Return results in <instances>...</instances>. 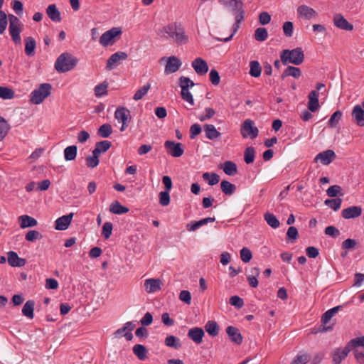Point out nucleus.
Instances as JSON below:
<instances>
[{
    "mask_svg": "<svg viewBox=\"0 0 364 364\" xmlns=\"http://www.w3.org/2000/svg\"><path fill=\"white\" fill-rule=\"evenodd\" d=\"M159 35L166 39H171L178 45L186 44L188 41V36L186 34L185 29L180 23L173 22L164 26Z\"/></svg>",
    "mask_w": 364,
    "mask_h": 364,
    "instance_id": "1",
    "label": "nucleus"
},
{
    "mask_svg": "<svg viewBox=\"0 0 364 364\" xmlns=\"http://www.w3.org/2000/svg\"><path fill=\"white\" fill-rule=\"evenodd\" d=\"M228 6L231 8L232 14L235 16V23L232 26V33L230 36L225 38H218L219 41L228 42L230 41L233 36L237 33L240 27V24L245 19V11L243 9V3L241 0H232L231 3L228 4Z\"/></svg>",
    "mask_w": 364,
    "mask_h": 364,
    "instance_id": "2",
    "label": "nucleus"
},
{
    "mask_svg": "<svg viewBox=\"0 0 364 364\" xmlns=\"http://www.w3.org/2000/svg\"><path fill=\"white\" fill-rule=\"evenodd\" d=\"M78 60L69 53L60 54L54 65L55 69L60 73L73 70L77 64Z\"/></svg>",
    "mask_w": 364,
    "mask_h": 364,
    "instance_id": "3",
    "label": "nucleus"
},
{
    "mask_svg": "<svg viewBox=\"0 0 364 364\" xmlns=\"http://www.w3.org/2000/svg\"><path fill=\"white\" fill-rule=\"evenodd\" d=\"M280 59L284 65L291 63L296 65H301L304 60V54L301 48L292 50H284L281 53Z\"/></svg>",
    "mask_w": 364,
    "mask_h": 364,
    "instance_id": "4",
    "label": "nucleus"
},
{
    "mask_svg": "<svg viewBox=\"0 0 364 364\" xmlns=\"http://www.w3.org/2000/svg\"><path fill=\"white\" fill-rule=\"evenodd\" d=\"M52 86L49 83H43L35 89L30 95V102L34 105H39L51 93Z\"/></svg>",
    "mask_w": 364,
    "mask_h": 364,
    "instance_id": "5",
    "label": "nucleus"
},
{
    "mask_svg": "<svg viewBox=\"0 0 364 364\" xmlns=\"http://www.w3.org/2000/svg\"><path fill=\"white\" fill-rule=\"evenodd\" d=\"M122 33V30L120 27H113L101 36L99 42L103 47L113 46L120 38Z\"/></svg>",
    "mask_w": 364,
    "mask_h": 364,
    "instance_id": "6",
    "label": "nucleus"
},
{
    "mask_svg": "<svg viewBox=\"0 0 364 364\" xmlns=\"http://www.w3.org/2000/svg\"><path fill=\"white\" fill-rule=\"evenodd\" d=\"M358 341L350 340L343 348H338L332 352V360L334 364H340L352 350V346L355 347Z\"/></svg>",
    "mask_w": 364,
    "mask_h": 364,
    "instance_id": "7",
    "label": "nucleus"
},
{
    "mask_svg": "<svg viewBox=\"0 0 364 364\" xmlns=\"http://www.w3.org/2000/svg\"><path fill=\"white\" fill-rule=\"evenodd\" d=\"M259 130L254 126V122L250 119H245L241 127V134L244 138L255 139L258 136Z\"/></svg>",
    "mask_w": 364,
    "mask_h": 364,
    "instance_id": "8",
    "label": "nucleus"
},
{
    "mask_svg": "<svg viewBox=\"0 0 364 364\" xmlns=\"http://www.w3.org/2000/svg\"><path fill=\"white\" fill-rule=\"evenodd\" d=\"M353 340L358 341L355 347L352 346L355 358L359 364H364V336L357 337Z\"/></svg>",
    "mask_w": 364,
    "mask_h": 364,
    "instance_id": "9",
    "label": "nucleus"
},
{
    "mask_svg": "<svg viewBox=\"0 0 364 364\" xmlns=\"http://www.w3.org/2000/svg\"><path fill=\"white\" fill-rule=\"evenodd\" d=\"M114 117L119 122L122 123L121 131H123L128 126L129 119L130 118V112L124 107H119L115 112Z\"/></svg>",
    "mask_w": 364,
    "mask_h": 364,
    "instance_id": "10",
    "label": "nucleus"
},
{
    "mask_svg": "<svg viewBox=\"0 0 364 364\" xmlns=\"http://www.w3.org/2000/svg\"><path fill=\"white\" fill-rule=\"evenodd\" d=\"M168 153L176 158L180 157L183 154L184 150L181 143H176L172 141H166L164 144Z\"/></svg>",
    "mask_w": 364,
    "mask_h": 364,
    "instance_id": "11",
    "label": "nucleus"
},
{
    "mask_svg": "<svg viewBox=\"0 0 364 364\" xmlns=\"http://www.w3.org/2000/svg\"><path fill=\"white\" fill-rule=\"evenodd\" d=\"M127 58V54L125 52L119 51L113 53L107 60L106 68L109 70L120 64L122 60Z\"/></svg>",
    "mask_w": 364,
    "mask_h": 364,
    "instance_id": "12",
    "label": "nucleus"
},
{
    "mask_svg": "<svg viewBox=\"0 0 364 364\" xmlns=\"http://www.w3.org/2000/svg\"><path fill=\"white\" fill-rule=\"evenodd\" d=\"M135 328V324L133 322H127L124 324V327L115 331L114 335L117 338L125 337L127 341H131L133 338L132 331Z\"/></svg>",
    "mask_w": 364,
    "mask_h": 364,
    "instance_id": "13",
    "label": "nucleus"
},
{
    "mask_svg": "<svg viewBox=\"0 0 364 364\" xmlns=\"http://www.w3.org/2000/svg\"><path fill=\"white\" fill-rule=\"evenodd\" d=\"M336 158V155L335 152L331 149H328L318 154L314 159V161L317 162L318 161H320L323 165H328Z\"/></svg>",
    "mask_w": 364,
    "mask_h": 364,
    "instance_id": "14",
    "label": "nucleus"
},
{
    "mask_svg": "<svg viewBox=\"0 0 364 364\" xmlns=\"http://www.w3.org/2000/svg\"><path fill=\"white\" fill-rule=\"evenodd\" d=\"M351 116L353 122L359 127H364V109L360 105L353 107Z\"/></svg>",
    "mask_w": 364,
    "mask_h": 364,
    "instance_id": "15",
    "label": "nucleus"
},
{
    "mask_svg": "<svg viewBox=\"0 0 364 364\" xmlns=\"http://www.w3.org/2000/svg\"><path fill=\"white\" fill-rule=\"evenodd\" d=\"M205 332L202 328L193 327L188 330L187 336L189 339L193 341L196 344H200L203 341V338Z\"/></svg>",
    "mask_w": 364,
    "mask_h": 364,
    "instance_id": "16",
    "label": "nucleus"
},
{
    "mask_svg": "<svg viewBox=\"0 0 364 364\" xmlns=\"http://www.w3.org/2000/svg\"><path fill=\"white\" fill-rule=\"evenodd\" d=\"M7 260L10 266L14 267H21L26 264V260L18 257L17 253L14 251H9L7 253Z\"/></svg>",
    "mask_w": 364,
    "mask_h": 364,
    "instance_id": "17",
    "label": "nucleus"
},
{
    "mask_svg": "<svg viewBox=\"0 0 364 364\" xmlns=\"http://www.w3.org/2000/svg\"><path fill=\"white\" fill-rule=\"evenodd\" d=\"M181 66V61L176 56H171L168 58L165 67L166 74L176 73Z\"/></svg>",
    "mask_w": 364,
    "mask_h": 364,
    "instance_id": "18",
    "label": "nucleus"
},
{
    "mask_svg": "<svg viewBox=\"0 0 364 364\" xmlns=\"http://www.w3.org/2000/svg\"><path fill=\"white\" fill-rule=\"evenodd\" d=\"M226 333L232 342L237 345H240L242 343L243 338L237 328L229 326L226 328Z\"/></svg>",
    "mask_w": 364,
    "mask_h": 364,
    "instance_id": "19",
    "label": "nucleus"
},
{
    "mask_svg": "<svg viewBox=\"0 0 364 364\" xmlns=\"http://www.w3.org/2000/svg\"><path fill=\"white\" fill-rule=\"evenodd\" d=\"M192 67L199 75H204L208 71L207 63L201 58H197L192 62Z\"/></svg>",
    "mask_w": 364,
    "mask_h": 364,
    "instance_id": "20",
    "label": "nucleus"
},
{
    "mask_svg": "<svg viewBox=\"0 0 364 364\" xmlns=\"http://www.w3.org/2000/svg\"><path fill=\"white\" fill-rule=\"evenodd\" d=\"M334 25L343 30L352 31L353 26L351 23H348V21L341 14H336L333 16Z\"/></svg>",
    "mask_w": 364,
    "mask_h": 364,
    "instance_id": "21",
    "label": "nucleus"
},
{
    "mask_svg": "<svg viewBox=\"0 0 364 364\" xmlns=\"http://www.w3.org/2000/svg\"><path fill=\"white\" fill-rule=\"evenodd\" d=\"M73 217V213H71L66 215L61 216L58 218L55 223V228L58 230H65L70 225L72 218Z\"/></svg>",
    "mask_w": 364,
    "mask_h": 364,
    "instance_id": "22",
    "label": "nucleus"
},
{
    "mask_svg": "<svg viewBox=\"0 0 364 364\" xmlns=\"http://www.w3.org/2000/svg\"><path fill=\"white\" fill-rule=\"evenodd\" d=\"M362 214V208L360 206H350L345 208L341 212V215L345 219L355 218Z\"/></svg>",
    "mask_w": 364,
    "mask_h": 364,
    "instance_id": "23",
    "label": "nucleus"
},
{
    "mask_svg": "<svg viewBox=\"0 0 364 364\" xmlns=\"http://www.w3.org/2000/svg\"><path fill=\"white\" fill-rule=\"evenodd\" d=\"M297 14L299 16H301L308 20L317 16L316 11L314 9L306 5L299 6L297 8Z\"/></svg>",
    "mask_w": 364,
    "mask_h": 364,
    "instance_id": "24",
    "label": "nucleus"
},
{
    "mask_svg": "<svg viewBox=\"0 0 364 364\" xmlns=\"http://www.w3.org/2000/svg\"><path fill=\"white\" fill-rule=\"evenodd\" d=\"M161 282L159 279H148L145 280L144 287L148 293H154L161 289Z\"/></svg>",
    "mask_w": 364,
    "mask_h": 364,
    "instance_id": "25",
    "label": "nucleus"
},
{
    "mask_svg": "<svg viewBox=\"0 0 364 364\" xmlns=\"http://www.w3.org/2000/svg\"><path fill=\"white\" fill-rule=\"evenodd\" d=\"M308 108L311 112H316L319 107L318 93L316 90H312L309 96Z\"/></svg>",
    "mask_w": 364,
    "mask_h": 364,
    "instance_id": "26",
    "label": "nucleus"
},
{
    "mask_svg": "<svg viewBox=\"0 0 364 364\" xmlns=\"http://www.w3.org/2000/svg\"><path fill=\"white\" fill-rule=\"evenodd\" d=\"M46 14L54 22H60L62 20L60 12L55 4H50L46 9Z\"/></svg>",
    "mask_w": 364,
    "mask_h": 364,
    "instance_id": "27",
    "label": "nucleus"
},
{
    "mask_svg": "<svg viewBox=\"0 0 364 364\" xmlns=\"http://www.w3.org/2000/svg\"><path fill=\"white\" fill-rule=\"evenodd\" d=\"M18 222L20 223V227L23 229L34 227L38 224L37 220L34 218L27 215H23L18 217Z\"/></svg>",
    "mask_w": 364,
    "mask_h": 364,
    "instance_id": "28",
    "label": "nucleus"
},
{
    "mask_svg": "<svg viewBox=\"0 0 364 364\" xmlns=\"http://www.w3.org/2000/svg\"><path fill=\"white\" fill-rule=\"evenodd\" d=\"M203 127L205 137L208 139L214 140L221 135L220 132L213 124H206Z\"/></svg>",
    "mask_w": 364,
    "mask_h": 364,
    "instance_id": "29",
    "label": "nucleus"
},
{
    "mask_svg": "<svg viewBox=\"0 0 364 364\" xmlns=\"http://www.w3.org/2000/svg\"><path fill=\"white\" fill-rule=\"evenodd\" d=\"M301 75V70L300 68L289 65L282 73L281 78L284 80L287 76H291L295 79H298Z\"/></svg>",
    "mask_w": 364,
    "mask_h": 364,
    "instance_id": "30",
    "label": "nucleus"
},
{
    "mask_svg": "<svg viewBox=\"0 0 364 364\" xmlns=\"http://www.w3.org/2000/svg\"><path fill=\"white\" fill-rule=\"evenodd\" d=\"M25 53L28 56H33L34 55V50L36 46V43L35 39L31 37L28 36L25 38Z\"/></svg>",
    "mask_w": 364,
    "mask_h": 364,
    "instance_id": "31",
    "label": "nucleus"
},
{
    "mask_svg": "<svg viewBox=\"0 0 364 364\" xmlns=\"http://www.w3.org/2000/svg\"><path fill=\"white\" fill-rule=\"evenodd\" d=\"M35 301L33 300H28L23 306L22 314L28 318H33L34 316L33 311Z\"/></svg>",
    "mask_w": 364,
    "mask_h": 364,
    "instance_id": "32",
    "label": "nucleus"
},
{
    "mask_svg": "<svg viewBox=\"0 0 364 364\" xmlns=\"http://www.w3.org/2000/svg\"><path fill=\"white\" fill-rule=\"evenodd\" d=\"M112 146V143L109 141H101L97 142L95 144V148L92 151L93 154H98L100 156V154L106 152Z\"/></svg>",
    "mask_w": 364,
    "mask_h": 364,
    "instance_id": "33",
    "label": "nucleus"
},
{
    "mask_svg": "<svg viewBox=\"0 0 364 364\" xmlns=\"http://www.w3.org/2000/svg\"><path fill=\"white\" fill-rule=\"evenodd\" d=\"M205 330L211 336L215 337L219 333V326L214 321H208L205 325Z\"/></svg>",
    "mask_w": 364,
    "mask_h": 364,
    "instance_id": "34",
    "label": "nucleus"
},
{
    "mask_svg": "<svg viewBox=\"0 0 364 364\" xmlns=\"http://www.w3.org/2000/svg\"><path fill=\"white\" fill-rule=\"evenodd\" d=\"M109 211L114 214L120 215L127 213L129 209L127 207L122 205L119 201L116 200L110 205Z\"/></svg>",
    "mask_w": 364,
    "mask_h": 364,
    "instance_id": "35",
    "label": "nucleus"
},
{
    "mask_svg": "<svg viewBox=\"0 0 364 364\" xmlns=\"http://www.w3.org/2000/svg\"><path fill=\"white\" fill-rule=\"evenodd\" d=\"M223 171L228 176H234L237 172V168L235 163L231 161H226L223 163Z\"/></svg>",
    "mask_w": 364,
    "mask_h": 364,
    "instance_id": "36",
    "label": "nucleus"
},
{
    "mask_svg": "<svg viewBox=\"0 0 364 364\" xmlns=\"http://www.w3.org/2000/svg\"><path fill=\"white\" fill-rule=\"evenodd\" d=\"M77 148L75 145L66 147L64 149V157L66 161H73L76 158Z\"/></svg>",
    "mask_w": 364,
    "mask_h": 364,
    "instance_id": "37",
    "label": "nucleus"
},
{
    "mask_svg": "<svg viewBox=\"0 0 364 364\" xmlns=\"http://www.w3.org/2000/svg\"><path fill=\"white\" fill-rule=\"evenodd\" d=\"M165 345L175 349H178L181 347L180 339L174 336H168L165 338Z\"/></svg>",
    "mask_w": 364,
    "mask_h": 364,
    "instance_id": "38",
    "label": "nucleus"
},
{
    "mask_svg": "<svg viewBox=\"0 0 364 364\" xmlns=\"http://www.w3.org/2000/svg\"><path fill=\"white\" fill-rule=\"evenodd\" d=\"M220 188L222 191L228 196L232 195L235 190L236 186L228 181H223L220 183Z\"/></svg>",
    "mask_w": 364,
    "mask_h": 364,
    "instance_id": "39",
    "label": "nucleus"
},
{
    "mask_svg": "<svg viewBox=\"0 0 364 364\" xmlns=\"http://www.w3.org/2000/svg\"><path fill=\"white\" fill-rule=\"evenodd\" d=\"M250 75L254 77H258L261 75L262 68L257 60H252L250 63Z\"/></svg>",
    "mask_w": 364,
    "mask_h": 364,
    "instance_id": "40",
    "label": "nucleus"
},
{
    "mask_svg": "<svg viewBox=\"0 0 364 364\" xmlns=\"http://www.w3.org/2000/svg\"><path fill=\"white\" fill-rule=\"evenodd\" d=\"M181 88V97L183 100L188 102L191 106L194 105V99L192 94L190 92L187 85L180 86Z\"/></svg>",
    "mask_w": 364,
    "mask_h": 364,
    "instance_id": "41",
    "label": "nucleus"
},
{
    "mask_svg": "<svg viewBox=\"0 0 364 364\" xmlns=\"http://www.w3.org/2000/svg\"><path fill=\"white\" fill-rule=\"evenodd\" d=\"M10 129V125L7 121L0 116V141L4 139Z\"/></svg>",
    "mask_w": 364,
    "mask_h": 364,
    "instance_id": "42",
    "label": "nucleus"
},
{
    "mask_svg": "<svg viewBox=\"0 0 364 364\" xmlns=\"http://www.w3.org/2000/svg\"><path fill=\"white\" fill-rule=\"evenodd\" d=\"M264 218L267 224L270 227L273 228H277L279 226V221L274 214L270 213H266L264 215Z\"/></svg>",
    "mask_w": 364,
    "mask_h": 364,
    "instance_id": "43",
    "label": "nucleus"
},
{
    "mask_svg": "<svg viewBox=\"0 0 364 364\" xmlns=\"http://www.w3.org/2000/svg\"><path fill=\"white\" fill-rule=\"evenodd\" d=\"M255 38L256 41L263 42L268 38V32L265 28H257L255 31Z\"/></svg>",
    "mask_w": 364,
    "mask_h": 364,
    "instance_id": "44",
    "label": "nucleus"
},
{
    "mask_svg": "<svg viewBox=\"0 0 364 364\" xmlns=\"http://www.w3.org/2000/svg\"><path fill=\"white\" fill-rule=\"evenodd\" d=\"M203 178L204 180L208 181L210 186H214L220 181V176L215 173H204L203 174Z\"/></svg>",
    "mask_w": 364,
    "mask_h": 364,
    "instance_id": "45",
    "label": "nucleus"
},
{
    "mask_svg": "<svg viewBox=\"0 0 364 364\" xmlns=\"http://www.w3.org/2000/svg\"><path fill=\"white\" fill-rule=\"evenodd\" d=\"M255 150L252 146L245 149L244 152V160L246 164H252L255 160Z\"/></svg>",
    "mask_w": 364,
    "mask_h": 364,
    "instance_id": "46",
    "label": "nucleus"
},
{
    "mask_svg": "<svg viewBox=\"0 0 364 364\" xmlns=\"http://www.w3.org/2000/svg\"><path fill=\"white\" fill-rule=\"evenodd\" d=\"M108 84L107 82L97 85L95 87V95L97 97H101L107 94Z\"/></svg>",
    "mask_w": 364,
    "mask_h": 364,
    "instance_id": "47",
    "label": "nucleus"
},
{
    "mask_svg": "<svg viewBox=\"0 0 364 364\" xmlns=\"http://www.w3.org/2000/svg\"><path fill=\"white\" fill-rule=\"evenodd\" d=\"M326 205L332 208L333 210H338L341 205L342 199L340 198H333V199H326L324 201Z\"/></svg>",
    "mask_w": 364,
    "mask_h": 364,
    "instance_id": "48",
    "label": "nucleus"
},
{
    "mask_svg": "<svg viewBox=\"0 0 364 364\" xmlns=\"http://www.w3.org/2000/svg\"><path fill=\"white\" fill-rule=\"evenodd\" d=\"M341 191H342V188L340 186L333 185V186H330L327 189L326 193L329 197L334 198V197H336L338 195H339L340 196H343V193H342Z\"/></svg>",
    "mask_w": 364,
    "mask_h": 364,
    "instance_id": "49",
    "label": "nucleus"
},
{
    "mask_svg": "<svg viewBox=\"0 0 364 364\" xmlns=\"http://www.w3.org/2000/svg\"><path fill=\"white\" fill-rule=\"evenodd\" d=\"M112 132V129L110 124H104L98 129L97 134L103 138L108 137Z\"/></svg>",
    "mask_w": 364,
    "mask_h": 364,
    "instance_id": "50",
    "label": "nucleus"
},
{
    "mask_svg": "<svg viewBox=\"0 0 364 364\" xmlns=\"http://www.w3.org/2000/svg\"><path fill=\"white\" fill-rule=\"evenodd\" d=\"M343 113L340 110L336 111L328 120V126L331 128L335 127L342 117Z\"/></svg>",
    "mask_w": 364,
    "mask_h": 364,
    "instance_id": "51",
    "label": "nucleus"
},
{
    "mask_svg": "<svg viewBox=\"0 0 364 364\" xmlns=\"http://www.w3.org/2000/svg\"><path fill=\"white\" fill-rule=\"evenodd\" d=\"M14 97V92L12 89L0 86V97L4 100L12 99Z\"/></svg>",
    "mask_w": 364,
    "mask_h": 364,
    "instance_id": "52",
    "label": "nucleus"
},
{
    "mask_svg": "<svg viewBox=\"0 0 364 364\" xmlns=\"http://www.w3.org/2000/svg\"><path fill=\"white\" fill-rule=\"evenodd\" d=\"M99 155L98 154H93L92 156H88L86 158V165L87 167L93 168L98 166L99 164Z\"/></svg>",
    "mask_w": 364,
    "mask_h": 364,
    "instance_id": "53",
    "label": "nucleus"
},
{
    "mask_svg": "<svg viewBox=\"0 0 364 364\" xmlns=\"http://www.w3.org/2000/svg\"><path fill=\"white\" fill-rule=\"evenodd\" d=\"M205 225V223L203 219H201L198 221H191L186 225V229L189 232H193Z\"/></svg>",
    "mask_w": 364,
    "mask_h": 364,
    "instance_id": "54",
    "label": "nucleus"
},
{
    "mask_svg": "<svg viewBox=\"0 0 364 364\" xmlns=\"http://www.w3.org/2000/svg\"><path fill=\"white\" fill-rule=\"evenodd\" d=\"M168 191L159 193V203L162 206H167L170 203V195Z\"/></svg>",
    "mask_w": 364,
    "mask_h": 364,
    "instance_id": "55",
    "label": "nucleus"
},
{
    "mask_svg": "<svg viewBox=\"0 0 364 364\" xmlns=\"http://www.w3.org/2000/svg\"><path fill=\"white\" fill-rule=\"evenodd\" d=\"M309 360L310 358L307 354H298L291 361V364H306Z\"/></svg>",
    "mask_w": 364,
    "mask_h": 364,
    "instance_id": "56",
    "label": "nucleus"
},
{
    "mask_svg": "<svg viewBox=\"0 0 364 364\" xmlns=\"http://www.w3.org/2000/svg\"><path fill=\"white\" fill-rule=\"evenodd\" d=\"M287 241L290 242H294L298 237V230L294 227L291 226L288 228L287 232Z\"/></svg>",
    "mask_w": 364,
    "mask_h": 364,
    "instance_id": "57",
    "label": "nucleus"
},
{
    "mask_svg": "<svg viewBox=\"0 0 364 364\" xmlns=\"http://www.w3.org/2000/svg\"><path fill=\"white\" fill-rule=\"evenodd\" d=\"M8 25L7 16L4 11H0V34L4 33Z\"/></svg>",
    "mask_w": 364,
    "mask_h": 364,
    "instance_id": "58",
    "label": "nucleus"
},
{
    "mask_svg": "<svg viewBox=\"0 0 364 364\" xmlns=\"http://www.w3.org/2000/svg\"><path fill=\"white\" fill-rule=\"evenodd\" d=\"M41 238H42V235L37 230H30L26 233V235L25 236V239L29 242H33L34 240H36L37 239H41Z\"/></svg>",
    "mask_w": 364,
    "mask_h": 364,
    "instance_id": "59",
    "label": "nucleus"
},
{
    "mask_svg": "<svg viewBox=\"0 0 364 364\" xmlns=\"http://www.w3.org/2000/svg\"><path fill=\"white\" fill-rule=\"evenodd\" d=\"M113 225L112 223L110 222H106L105 223L103 227H102V235L105 239H108L110 235H112Z\"/></svg>",
    "mask_w": 364,
    "mask_h": 364,
    "instance_id": "60",
    "label": "nucleus"
},
{
    "mask_svg": "<svg viewBox=\"0 0 364 364\" xmlns=\"http://www.w3.org/2000/svg\"><path fill=\"white\" fill-rule=\"evenodd\" d=\"M252 257V252L250 249L247 247H243L240 250V258L244 262H248L251 260Z\"/></svg>",
    "mask_w": 364,
    "mask_h": 364,
    "instance_id": "61",
    "label": "nucleus"
},
{
    "mask_svg": "<svg viewBox=\"0 0 364 364\" xmlns=\"http://www.w3.org/2000/svg\"><path fill=\"white\" fill-rule=\"evenodd\" d=\"M284 35L287 37H291L293 35L294 25L291 21H286L282 26Z\"/></svg>",
    "mask_w": 364,
    "mask_h": 364,
    "instance_id": "62",
    "label": "nucleus"
},
{
    "mask_svg": "<svg viewBox=\"0 0 364 364\" xmlns=\"http://www.w3.org/2000/svg\"><path fill=\"white\" fill-rule=\"evenodd\" d=\"M202 131L201 127L198 124H193L190 127V138L195 139Z\"/></svg>",
    "mask_w": 364,
    "mask_h": 364,
    "instance_id": "63",
    "label": "nucleus"
},
{
    "mask_svg": "<svg viewBox=\"0 0 364 364\" xmlns=\"http://www.w3.org/2000/svg\"><path fill=\"white\" fill-rule=\"evenodd\" d=\"M230 304L232 305V306H235L236 308H238V309H240L244 305V301L242 300V299H241L240 296H232L230 298Z\"/></svg>",
    "mask_w": 364,
    "mask_h": 364,
    "instance_id": "64",
    "label": "nucleus"
}]
</instances>
